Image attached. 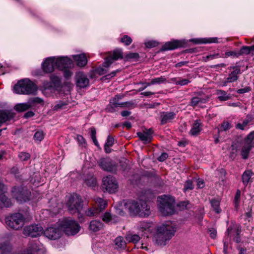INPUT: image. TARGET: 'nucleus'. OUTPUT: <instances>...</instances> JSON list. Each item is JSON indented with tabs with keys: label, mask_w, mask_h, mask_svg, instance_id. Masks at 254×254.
I'll return each instance as SVG.
<instances>
[{
	"label": "nucleus",
	"mask_w": 254,
	"mask_h": 254,
	"mask_svg": "<svg viewBox=\"0 0 254 254\" xmlns=\"http://www.w3.org/2000/svg\"><path fill=\"white\" fill-rule=\"evenodd\" d=\"M176 228L169 224H162L157 228L155 236L156 243L159 246H165L174 235Z\"/></svg>",
	"instance_id": "1"
},
{
	"label": "nucleus",
	"mask_w": 254,
	"mask_h": 254,
	"mask_svg": "<svg viewBox=\"0 0 254 254\" xmlns=\"http://www.w3.org/2000/svg\"><path fill=\"white\" fill-rule=\"evenodd\" d=\"M158 206L159 212L163 216H168L174 214L175 199L173 197L163 195L158 197Z\"/></svg>",
	"instance_id": "2"
},
{
	"label": "nucleus",
	"mask_w": 254,
	"mask_h": 254,
	"mask_svg": "<svg viewBox=\"0 0 254 254\" xmlns=\"http://www.w3.org/2000/svg\"><path fill=\"white\" fill-rule=\"evenodd\" d=\"M37 89V86L27 78L20 80L13 87L16 93L27 95H35Z\"/></svg>",
	"instance_id": "3"
},
{
	"label": "nucleus",
	"mask_w": 254,
	"mask_h": 254,
	"mask_svg": "<svg viewBox=\"0 0 254 254\" xmlns=\"http://www.w3.org/2000/svg\"><path fill=\"white\" fill-rule=\"evenodd\" d=\"M62 231L67 236H73L78 233L80 230L79 224L71 218H64L59 223Z\"/></svg>",
	"instance_id": "4"
},
{
	"label": "nucleus",
	"mask_w": 254,
	"mask_h": 254,
	"mask_svg": "<svg viewBox=\"0 0 254 254\" xmlns=\"http://www.w3.org/2000/svg\"><path fill=\"white\" fill-rule=\"evenodd\" d=\"M68 210L71 214L80 213L83 207L81 196L77 194L71 195L66 202Z\"/></svg>",
	"instance_id": "5"
},
{
	"label": "nucleus",
	"mask_w": 254,
	"mask_h": 254,
	"mask_svg": "<svg viewBox=\"0 0 254 254\" xmlns=\"http://www.w3.org/2000/svg\"><path fill=\"white\" fill-rule=\"evenodd\" d=\"M107 206V202L103 198L97 197L95 199V204L92 207L88 208L85 212L86 216L89 217L98 216Z\"/></svg>",
	"instance_id": "6"
},
{
	"label": "nucleus",
	"mask_w": 254,
	"mask_h": 254,
	"mask_svg": "<svg viewBox=\"0 0 254 254\" xmlns=\"http://www.w3.org/2000/svg\"><path fill=\"white\" fill-rule=\"evenodd\" d=\"M23 215L20 213H15L5 218V223L9 228L14 230L21 228L24 225Z\"/></svg>",
	"instance_id": "7"
},
{
	"label": "nucleus",
	"mask_w": 254,
	"mask_h": 254,
	"mask_svg": "<svg viewBox=\"0 0 254 254\" xmlns=\"http://www.w3.org/2000/svg\"><path fill=\"white\" fill-rule=\"evenodd\" d=\"M102 188L109 193H114L118 189V183L115 177L108 175L103 178Z\"/></svg>",
	"instance_id": "8"
},
{
	"label": "nucleus",
	"mask_w": 254,
	"mask_h": 254,
	"mask_svg": "<svg viewBox=\"0 0 254 254\" xmlns=\"http://www.w3.org/2000/svg\"><path fill=\"white\" fill-rule=\"evenodd\" d=\"M11 192L13 197L20 203L28 201L31 196L30 191L24 188L14 187Z\"/></svg>",
	"instance_id": "9"
},
{
	"label": "nucleus",
	"mask_w": 254,
	"mask_h": 254,
	"mask_svg": "<svg viewBox=\"0 0 254 254\" xmlns=\"http://www.w3.org/2000/svg\"><path fill=\"white\" fill-rule=\"evenodd\" d=\"M123 58L122 49L117 48L109 53V55L105 59V62L102 65L105 67H109L114 61L119 59H123Z\"/></svg>",
	"instance_id": "10"
},
{
	"label": "nucleus",
	"mask_w": 254,
	"mask_h": 254,
	"mask_svg": "<svg viewBox=\"0 0 254 254\" xmlns=\"http://www.w3.org/2000/svg\"><path fill=\"white\" fill-rule=\"evenodd\" d=\"M242 232L241 227L239 225L232 224L227 228L226 234L228 237L233 238V240L236 243L241 241L240 234Z\"/></svg>",
	"instance_id": "11"
},
{
	"label": "nucleus",
	"mask_w": 254,
	"mask_h": 254,
	"mask_svg": "<svg viewBox=\"0 0 254 254\" xmlns=\"http://www.w3.org/2000/svg\"><path fill=\"white\" fill-rule=\"evenodd\" d=\"M23 233L26 236L37 237L43 233V228L39 224L30 225L24 227Z\"/></svg>",
	"instance_id": "12"
},
{
	"label": "nucleus",
	"mask_w": 254,
	"mask_h": 254,
	"mask_svg": "<svg viewBox=\"0 0 254 254\" xmlns=\"http://www.w3.org/2000/svg\"><path fill=\"white\" fill-rule=\"evenodd\" d=\"M100 168L104 171L113 172L117 170V164L109 157L102 158L98 161Z\"/></svg>",
	"instance_id": "13"
},
{
	"label": "nucleus",
	"mask_w": 254,
	"mask_h": 254,
	"mask_svg": "<svg viewBox=\"0 0 254 254\" xmlns=\"http://www.w3.org/2000/svg\"><path fill=\"white\" fill-rule=\"evenodd\" d=\"M7 188L4 184L0 181V207L4 206L9 207L12 205V202L6 195Z\"/></svg>",
	"instance_id": "14"
},
{
	"label": "nucleus",
	"mask_w": 254,
	"mask_h": 254,
	"mask_svg": "<svg viewBox=\"0 0 254 254\" xmlns=\"http://www.w3.org/2000/svg\"><path fill=\"white\" fill-rule=\"evenodd\" d=\"M62 231L61 228L56 227H48L44 232V235L50 240H56L61 237Z\"/></svg>",
	"instance_id": "15"
},
{
	"label": "nucleus",
	"mask_w": 254,
	"mask_h": 254,
	"mask_svg": "<svg viewBox=\"0 0 254 254\" xmlns=\"http://www.w3.org/2000/svg\"><path fill=\"white\" fill-rule=\"evenodd\" d=\"M139 206L140 203L135 200H127L124 204L125 209L132 216L137 215L139 212Z\"/></svg>",
	"instance_id": "16"
},
{
	"label": "nucleus",
	"mask_w": 254,
	"mask_h": 254,
	"mask_svg": "<svg viewBox=\"0 0 254 254\" xmlns=\"http://www.w3.org/2000/svg\"><path fill=\"white\" fill-rule=\"evenodd\" d=\"M186 44L185 41L174 40L165 43L160 49L161 51L173 50L178 48L183 47Z\"/></svg>",
	"instance_id": "17"
},
{
	"label": "nucleus",
	"mask_w": 254,
	"mask_h": 254,
	"mask_svg": "<svg viewBox=\"0 0 254 254\" xmlns=\"http://www.w3.org/2000/svg\"><path fill=\"white\" fill-rule=\"evenodd\" d=\"M72 61L67 57H60L55 60V65L60 70H64L65 68L71 66Z\"/></svg>",
	"instance_id": "18"
},
{
	"label": "nucleus",
	"mask_w": 254,
	"mask_h": 254,
	"mask_svg": "<svg viewBox=\"0 0 254 254\" xmlns=\"http://www.w3.org/2000/svg\"><path fill=\"white\" fill-rule=\"evenodd\" d=\"M89 81L87 76L82 72L76 75V85L80 88H86L89 85Z\"/></svg>",
	"instance_id": "19"
},
{
	"label": "nucleus",
	"mask_w": 254,
	"mask_h": 254,
	"mask_svg": "<svg viewBox=\"0 0 254 254\" xmlns=\"http://www.w3.org/2000/svg\"><path fill=\"white\" fill-rule=\"evenodd\" d=\"M176 114L174 112H162L160 113V125H164L171 123L176 118Z\"/></svg>",
	"instance_id": "20"
},
{
	"label": "nucleus",
	"mask_w": 254,
	"mask_h": 254,
	"mask_svg": "<svg viewBox=\"0 0 254 254\" xmlns=\"http://www.w3.org/2000/svg\"><path fill=\"white\" fill-rule=\"evenodd\" d=\"M42 67L44 72L46 73L52 72L54 68L56 67L55 58L50 57L46 59L42 64Z\"/></svg>",
	"instance_id": "21"
},
{
	"label": "nucleus",
	"mask_w": 254,
	"mask_h": 254,
	"mask_svg": "<svg viewBox=\"0 0 254 254\" xmlns=\"http://www.w3.org/2000/svg\"><path fill=\"white\" fill-rule=\"evenodd\" d=\"M15 116V114L11 111L0 110V127L3 123L13 119Z\"/></svg>",
	"instance_id": "22"
},
{
	"label": "nucleus",
	"mask_w": 254,
	"mask_h": 254,
	"mask_svg": "<svg viewBox=\"0 0 254 254\" xmlns=\"http://www.w3.org/2000/svg\"><path fill=\"white\" fill-rule=\"evenodd\" d=\"M153 131L152 129L149 128L143 132H138L137 135L140 140H141L144 144L149 143L152 139Z\"/></svg>",
	"instance_id": "23"
},
{
	"label": "nucleus",
	"mask_w": 254,
	"mask_h": 254,
	"mask_svg": "<svg viewBox=\"0 0 254 254\" xmlns=\"http://www.w3.org/2000/svg\"><path fill=\"white\" fill-rule=\"evenodd\" d=\"M150 214V207L147 204L146 202L142 201L140 203L139 212L137 215L141 217H148Z\"/></svg>",
	"instance_id": "24"
},
{
	"label": "nucleus",
	"mask_w": 254,
	"mask_h": 254,
	"mask_svg": "<svg viewBox=\"0 0 254 254\" xmlns=\"http://www.w3.org/2000/svg\"><path fill=\"white\" fill-rule=\"evenodd\" d=\"M201 126H202V123L200 120L197 119L194 121L189 132L190 134L194 136L198 135L201 130Z\"/></svg>",
	"instance_id": "25"
},
{
	"label": "nucleus",
	"mask_w": 254,
	"mask_h": 254,
	"mask_svg": "<svg viewBox=\"0 0 254 254\" xmlns=\"http://www.w3.org/2000/svg\"><path fill=\"white\" fill-rule=\"evenodd\" d=\"M254 175V173L252 170H246L243 173L241 180L245 187H246L249 183L253 182L252 177Z\"/></svg>",
	"instance_id": "26"
},
{
	"label": "nucleus",
	"mask_w": 254,
	"mask_h": 254,
	"mask_svg": "<svg viewBox=\"0 0 254 254\" xmlns=\"http://www.w3.org/2000/svg\"><path fill=\"white\" fill-rule=\"evenodd\" d=\"M241 73V72L240 68H238L235 70L232 71L226 78L224 81V84H226L228 83H232L237 81L239 78L238 75Z\"/></svg>",
	"instance_id": "27"
},
{
	"label": "nucleus",
	"mask_w": 254,
	"mask_h": 254,
	"mask_svg": "<svg viewBox=\"0 0 254 254\" xmlns=\"http://www.w3.org/2000/svg\"><path fill=\"white\" fill-rule=\"evenodd\" d=\"M121 99V97L119 95H116L110 100V103L113 105L120 106V107H128L133 105L132 102H120L119 100Z\"/></svg>",
	"instance_id": "28"
},
{
	"label": "nucleus",
	"mask_w": 254,
	"mask_h": 254,
	"mask_svg": "<svg viewBox=\"0 0 254 254\" xmlns=\"http://www.w3.org/2000/svg\"><path fill=\"white\" fill-rule=\"evenodd\" d=\"M190 42H193L196 44H206L218 43L217 38H194L190 40Z\"/></svg>",
	"instance_id": "29"
},
{
	"label": "nucleus",
	"mask_w": 254,
	"mask_h": 254,
	"mask_svg": "<svg viewBox=\"0 0 254 254\" xmlns=\"http://www.w3.org/2000/svg\"><path fill=\"white\" fill-rule=\"evenodd\" d=\"M73 59L76 62V64L79 67L85 66L87 63V59L85 54L74 55Z\"/></svg>",
	"instance_id": "30"
},
{
	"label": "nucleus",
	"mask_w": 254,
	"mask_h": 254,
	"mask_svg": "<svg viewBox=\"0 0 254 254\" xmlns=\"http://www.w3.org/2000/svg\"><path fill=\"white\" fill-rule=\"evenodd\" d=\"M103 227V224L99 220H92L90 222L89 229L93 232L100 230Z\"/></svg>",
	"instance_id": "31"
},
{
	"label": "nucleus",
	"mask_w": 254,
	"mask_h": 254,
	"mask_svg": "<svg viewBox=\"0 0 254 254\" xmlns=\"http://www.w3.org/2000/svg\"><path fill=\"white\" fill-rule=\"evenodd\" d=\"M11 251V246L8 241L0 243V254H9Z\"/></svg>",
	"instance_id": "32"
},
{
	"label": "nucleus",
	"mask_w": 254,
	"mask_h": 254,
	"mask_svg": "<svg viewBox=\"0 0 254 254\" xmlns=\"http://www.w3.org/2000/svg\"><path fill=\"white\" fill-rule=\"evenodd\" d=\"M244 143L254 148V130L250 132L244 138Z\"/></svg>",
	"instance_id": "33"
},
{
	"label": "nucleus",
	"mask_w": 254,
	"mask_h": 254,
	"mask_svg": "<svg viewBox=\"0 0 254 254\" xmlns=\"http://www.w3.org/2000/svg\"><path fill=\"white\" fill-rule=\"evenodd\" d=\"M31 108V105L28 102L17 104L14 106V109L18 112H24Z\"/></svg>",
	"instance_id": "34"
},
{
	"label": "nucleus",
	"mask_w": 254,
	"mask_h": 254,
	"mask_svg": "<svg viewBox=\"0 0 254 254\" xmlns=\"http://www.w3.org/2000/svg\"><path fill=\"white\" fill-rule=\"evenodd\" d=\"M252 148V147L244 143L240 152V154L243 159L246 160L248 158L250 151Z\"/></svg>",
	"instance_id": "35"
},
{
	"label": "nucleus",
	"mask_w": 254,
	"mask_h": 254,
	"mask_svg": "<svg viewBox=\"0 0 254 254\" xmlns=\"http://www.w3.org/2000/svg\"><path fill=\"white\" fill-rule=\"evenodd\" d=\"M207 102V99L200 98L197 96L193 97L191 99L190 105L192 107L196 106L199 103L203 104Z\"/></svg>",
	"instance_id": "36"
},
{
	"label": "nucleus",
	"mask_w": 254,
	"mask_h": 254,
	"mask_svg": "<svg viewBox=\"0 0 254 254\" xmlns=\"http://www.w3.org/2000/svg\"><path fill=\"white\" fill-rule=\"evenodd\" d=\"M218 95V99L220 101H225L230 98V94H228L225 91L222 90H218L217 91Z\"/></svg>",
	"instance_id": "37"
},
{
	"label": "nucleus",
	"mask_w": 254,
	"mask_h": 254,
	"mask_svg": "<svg viewBox=\"0 0 254 254\" xmlns=\"http://www.w3.org/2000/svg\"><path fill=\"white\" fill-rule=\"evenodd\" d=\"M254 52V45L252 46H243L239 51V56L242 55H248Z\"/></svg>",
	"instance_id": "38"
},
{
	"label": "nucleus",
	"mask_w": 254,
	"mask_h": 254,
	"mask_svg": "<svg viewBox=\"0 0 254 254\" xmlns=\"http://www.w3.org/2000/svg\"><path fill=\"white\" fill-rule=\"evenodd\" d=\"M210 203L213 211L217 214H219L221 212V209L220 207V202L219 200L215 199H211L210 200Z\"/></svg>",
	"instance_id": "39"
},
{
	"label": "nucleus",
	"mask_w": 254,
	"mask_h": 254,
	"mask_svg": "<svg viewBox=\"0 0 254 254\" xmlns=\"http://www.w3.org/2000/svg\"><path fill=\"white\" fill-rule=\"evenodd\" d=\"M117 249H124L126 247V242L122 237H118L115 241Z\"/></svg>",
	"instance_id": "40"
},
{
	"label": "nucleus",
	"mask_w": 254,
	"mask_h": 254,
	"mask_svg": "<svg viewBox=\"0 0 254 254\" xmlns=\"http://www.w3.org/2000/svg\"><path fill=\"white\" fill-rule=\"evenodd\" d=\"M139 57V55L138 53L129 52L125 56L124 60L125 61H128L131 60H135L137 61L138 60Z\"/></svg>",
	"instance_id": "41"
},
{
	"label": "nucleus",
	"mask_w": 254,
	"mask_h": 254,
	"mask_svg": "<svg viewBox=\"0 0 254 254\" xmlns=\"http://www.w3.org/2000/svg\"><path fill=\"white\" fill-rule=\"evenodd\" d=\"M166 81V78L165 76H161L160 77L154 78L152 79L151 82L148 84V86L150 85L156 84H161L162 83L165 82Z\"/></svg>",
	"instance_id": "42"
},
{
	"label": "nucleus",
	"mask_w": 254,
	"mask_h": 254,
	"mask_svg": "<svg viewBox=\"0 0 254 254\" xmlns=\"http://www.w3.org/2000/svg\"><path fill=\"white\" fill-rule=\"evenodd\" d=\"M127 240L129 242H131L135 245L140 240V237L137 235H129L127 237Z\"/></svg>",
	"instance_id": "43"
},
{
	"label": "nucleus",
	"mask_w": 254,
	"mask_h": 254,
	"mask_svg": "<svg viewBox=\"0 0 254 254\" xmlns=\"http://www.w3.org/2000/svg\"><path fill=\"white\" fill-rule=\"evenodd\" d=\"M232 127L231 123L228 121H224L220 127L221 131H227Z\"/></svg>",
	"instance_id": "44"
},
{
	"label": "nucleus",
	"mask_w": 254,
	"mask_h": 254,
	"mask_svg": "<svg viewBox=\"0 0 254 254\" xmlns=\"http://www.w3.org/2000/svg\"><path fill=\"white\" fill-rule=\"evenodd\" d=\"M90 136L93 140V142H94V144L96 146H98L99 144H98V142L96 139V129H95V127H92L90 128Z\"/></svg>",
	"instance_id": "45"
},
{
	"label": "nucleus",
	"mask_w": 254,
	"mask_h": 254,
	"mask_svg": "<svg viewBox=\"0 0 254 254\" xmlns=\"http://www.w3.org/2000/svg\"><path fill=\"white\" fill-rule=\"evenodd\" d=\"M85 182L88 186L92 187H95L97 183L96 178L93 177L86 179Z\"/></svg>",
	"instance_id": "46"
},
{
	"label": "nucleus",
	"mask_w": 254,
	"mask_h": 254,
	"mask_svg": "<svg viewBox=\"0 0 254 254\" xmlns=\"http://www.w3.org/2000/svg\"><path fill=\"white\" fill-rule=\"evenodd\" d=\"M132 41V40L131 37L127 35H124L120 39V42L124 43L126 46L129 45L131 43Z\"/></svg>",
	"instance_id": "47"
},
{
	"label": "nucleus",
	"mask_w": 254,
	"mask_h": 254,
	"mask_svg": "<svg viewBox=\"0 0 254 254\" xmlns=\"http://www.w3.org/2000/svg\"><path fill=\"white\" fill-rule=\"evenodd\" d=\"M221 57L219 53H215L213 54H210L205 57H203V60L204 62H206L209 60H213L214 59H217Z\"/></svg>",
	"instance_id": "48"
},
{
	"label": "nucleus",
	"mask_w": 254,
	"mask_h": 254,
	"mask_svg": "<svg viewBox=\"0 0 254 254\" xmlns=\"http://www.w3.org/2000/svg\"><path fill=\"white\" fill-rule=\"evenodd\" d=\"M44 137V132L42 130L36 131L34 135V139L36 141H41Z\"/></svg>",
	"instance_id": "49"
},
{
	"label": "nucleus",
	"mask_w": 254,
	"mask_h": 254,
	"mask_svg": "<svg viewBox=\"0 0 254 254\" xmlns=\"http://www.w3.org/2000/svg\"><path fill=\"white\" fill-rule=\"evenodd\" d=\"M194 186L193 185V181L192 180H189L185 184L184 191L186 192L189 190H192Z\"/></svg>",
	"instance_id": "50"
},
{
	"label": "nucleus",
	"mask_w": 254,
	"mask_h": 254,
	"mask_svg": "<svg viewBox=\"0 0 254 254\" xmlns=\"http://www.w3.org/2000/svg\"><path fill=\"white\" fill-rule=\"evenodd\" d=\"M28 103H30V105H32L33 104H41L43 103V100L42 99L39 97H33L29 99Z\"/></svg>",
	"instance_id": "51"
},
{
	"label": "nucleus",
	"mask_w": 254,
	"mask_h": 254,
	"mask_svg": "<svg viewBox=\"0 0 254 254\" xmlns=\"http://www.w3.org/2000/svg\"><path fill=\"white\" fill-rule=\"evenodd\" d=\"M190 204V202L189 201H181V202H180L179 203H178V204H177V206L181 209L184 210L185 209L189 208L190 207L189 206V205Z\"/></svg>",
	"instance_id": "52"
},
{
	"label": "nucleus",
	"mask_w": 254,
	"mask_h": 254,
	"mask_svg": "<svg viewBox=\"0 0 254 254\" xmlns=\"http://www.w3.org/2000/svg\"><path fill=\"white\" fill-rule=\"evenodd\" d=\"M106 67L103 65V66H99L97 68L94 72L96 74L99 75H103L107 73V70L105 68Z\"/></svg>",
	"instance_id": "53"
},
{
	"label": "nucleus",
	"mask_w": 254,
	"mask_h": 254,
	"mask_svg": "<svg viewBox=\"0 0 254 254\" xmlns=\"http://www.w3.org/2000/svg\"><path fill=\"white\" fill-rule=\"evenodd\" d=\"M114 143V138L111 135H108L106 142L104 144V148L107 147H111Z\"/></svg>",
	"instance_id": "54"
},
{
	"label": "nucleus",
	"mask_w": 254,
	"mask_h": 254,
	"mask_svg": "<svg viewBox=\"0 0 254 254\" xmlns=\"http://www.w3.org/2000/svg\"><path fill=\"white\" fill-rule=\"evenodd\" d=\"M101 217L102 220L106 223H108L111 220L112 218V215L111 213L108 211H107L104 213V214Z\"/></svg>",
	"instance_id": "55"
},
{
	"label": "nucleus",
	"mask_w": 254,
	"mask_h": 254,
	"mask_svg": "<svg viewBox=\"0 0 254 254\" xmlns=\"http://www.w3.org/2000/svg\"><path fill=\"white\" fill-rule=\"evenodd\" d=\"M118 107H120V106L116 105H111V103H109V104L107 107L106 110L109 112L113 113L118 111Z\"/></svg>",
	"instance_id": "56"
},
{
	"label": "nucleus",
	"mask_w": 254,
	"mask_h": 254,
	"mask_svg": "<svg viewBox=\"0 0 254 254\" xmlns=\"http://www.w3.org/2000/svg\"><path fill=\"white\" fill-rule=\"evenodd\" d=\"M231 150L230 152L229 157L232 160H234L237 156V150L235 148V147L233 145H231Z\"/></svg>",
	"instance_id": "57"
},
{
	"label": "nucleus",
	"mask_w": 254,
	"mask_h": 254,
	"mask_svg": "<svg viewBox=\"0 0 254 254\" xmlns=\"http://www.w3.org/2000/svg\"><path fill=\"white\" fill-rule=\"evenodd\" d=\"M21 161H26L30 158V154L26 152H20L18 155Z\"/></svg>",
	"instance_id": "58"
},
{
	"label": "nucleus",
	"mask_w": 254,
	"mask_h": 254,
	"mask_svg": "<svg viewBox=\"0 0 254 254\" xmlns=\"http://www.w3.org/2000/svg\"><path fill=\"white\" fill-rule=\"evenodd\" d=\"M241 193V192L240 190H237L234 198V203L236 206H237L239 204Z\"/></svg>",
	"instance_id": "59"
},
{
	"label": "nucleus",
	"mask_w": 254,
	"mask_h": 254,
	"mask_svg": "<svg viewBox=\"0 0 254 254\" xmlns=\"http://www.w3.org/2000/svg\"><path fill=\"white\" fill-rule=\"evenodd\" d=\"M145 46L148 48L155 47L158 45V43L155 41H149L145 43Z\"/></svg>",
	"instance_id": "60"
},
{
	"label": "nucleus",
	"mask_w": 254,
	"mask_h": 254,
	"mask_svg": "<svg viewBox=\"0 0 254 254\" xmlns=\"http://www.w3.org/2000/svg\"><path fill=\"white\" fill-rule=\"evenodd\" d=\"M190 82V81L187 79H180L176 82V84L180 85L181 86L187 85Z\"/></svg>",
	"instance_id": "61"
},
{
	"label": "nucleus",
	"mask_w": 254,
	"mask_h": 254,
	"mask_svg": "<svg viewBox=\"0 0 254 254\" xmlns=\"http://www.w3.org/2000/svg\"><path fill=\"white\" fill-rule=\"evenodd\" d=\"M251 90V88L249 87H245L244 88L239 89L237 90V93L240 94H242L245 93L249 92Z\"/></svg>",
	"instance_id": "62"
},
{
	"label": "nucleus",
	"mask_w": 254,
	"mask_h": 254,
	"mask_svg": "<svg viewBox=\"0 0 254 254\" xmlns=\"http://www.w3.org/2000/svg\"><path fill=\"white\" fill-rule=\"evenodd\" d=\"M120 71L121 70L119 69L113 71L110 73L106 75L105 76H104V78H105L106 79H109L114 77L116 75L117 73L120 72Z\"/></svg>",
	"instance_id": "63"
},
{
	"label": "nucleus",
	"mask_w": 254,
	"mask_h": 254,
	"mask_svg": "<svg viewBox=\"0 0 254 254\" xmlns=\"http://www.w3.org/2000/svg\"><path fill=\"white\" fill-rule=\"evenodd\" d=\"M66 104L63 102H60L54 107V110L58 111L60 109H63L64 107L66 106Z\"/></svg>",
	"instance_id": "64"
}]
</instances>
